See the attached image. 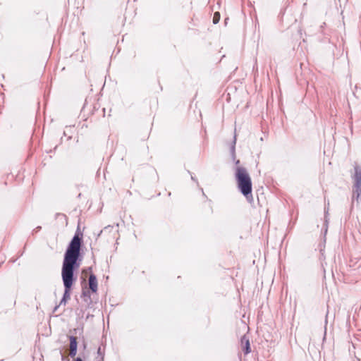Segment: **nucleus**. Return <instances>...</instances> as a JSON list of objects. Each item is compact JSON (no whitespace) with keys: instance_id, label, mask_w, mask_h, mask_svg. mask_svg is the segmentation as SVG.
<instances>
[{"instance_id":"obj_1","label":"nucleus","mask_w":361,"mask_h":361,"mask_svg":"<svg viewBox=\"0 0 361 361\" xmlns=\"http://www.w3.org/2000/svg\"><path fill=\"white\" fill-rule=\"evenodd\" d=\"M82 245V233L80 228L77 231L71 242L69 243L64 254L62 268L61 278L64 286L63 300H68L71 298V290L73 283L77 280L75 272L80 266V251Z\"/></svg>"},{"instance_id":"obj_2","label":"nucleus","mask_w":361,"mask_h":361,"mask_svg":"<svg viewBox=\"0 0 361 361\" xmlns=\"http://www.w3.org/2000/svg\"><path fill=\"white\" fill-rule=\"evenodd\" d=\"M235 178L238 190L245 197L246 200L251 203L253 201L252 180L247 169L245 167L236 166Z\"/></svg>"},{"instance_id":"obj_3","label":"nucleus","mask_w":361,"mask_h":361,"mask_svg":"<svg viewBox=\"0 0 361 361\" xmlns=\"http://www.w3.org/2000/svg\"><path fill=\"white\" fill-rule=\"evenodd\" d=\"M354 170L355 173L352 176L353 180V200H355L358 203L361 202V167L355 165Z\"/></svg>"},{"instance_id":"obj_4","label":"nucleus","mask_w":361,"mask_h":361,"mask_svg":"<svg viewBox=\"0 0 361 361\" xmlns=\"http://www.w3.org/2000/svg\"><path fill=\"white\" fill-rule=\"evenodd\" d=\"M240 345L245 355H247L251 352L250 340L246 335H244L241 337Z\"/></svg>"},{"instance_id":"obj_5","label":"nucleus","mask_w":361,"mask_h":361,"mask_svg":"<svg viewBox=\"0 0 361 361\" xmlns=\"http://www.w3.org/2000/svg\"><path fill=\"white\" fill-rule=\"evenodd\" d=\"M70 340V356L71 357H75L77 353V346H78V342L76 337L73 336H71L69 337Z\"/></svg>"},{"instance_id":"obj_6","label":"nucleus","mask_w":361,"mask_h":361,"mask_svg":"<svg viewBox=\"0 0 361 361\" xmlns=\"http://www.w3.org/2000/svg\"><path fill=\"white\" fill-rule=\"evenodd\" d=\"M88 283L90 289L92 292L96 293L97 290V280L94 274H92L90 275Z\"/></svg>"},{"instance_id":"obj_7","label":"nucleus","mask_w":361,"mask_h":361,"mask_svg":"<svg viewBox=\"0 0 361 361\" xmlns=\"http://www.w3.org/2000/svg\"><path fill=\"white\" fill-rule=\"evenodd\" d=\"M235 144H236V135H234L233 137V140L231 143V145L230 147V152H231V158L233 159V161L235 162V164L236 165L239 164H240V160L238 159H236V156H235Z\"/></svg>"},{"instance_id":"obj_8","label":"nucleus","mask_w":361,"mask_h":361,"mask_svg":"<svg viewBox=\"0 0 361 361\" xmlns=\"http://www.w3.org/2000/svg\"><path fill=\"white\" fill-rule=\"evenodd\" d=\"M220 20V13L219 12H216L214 14L213 17V23L216 24L219 22Z\"/></svg>"},{"instance_id":"obj_9","label":"nucleus","mask_w":361,"mask_h":361,"mask_svg":"<svg viewBox=\"0 0 361 361\" xmlns=\"http://www.w3.org/2000/svg\"><path fill=\"white\" fill-rule=\"evenodd\" d=\"M97 357H102L103 359L104 358V352L102 350L101 347H99L97 349Z\"/></svg>"},{"instance_id":"obj_10","label":"nucleus","mask_w":361,"mask_h":361,"mask_svg":"<svg viewBox=\"0 0 361 361\" xmlns=\"http://www.w3.org/2000/svg\"><path fill=\"white\" fill-rule=\"evenodd\" d=\"M82 296H83V297H88L89 298H90V293L88 291L83 290L82 293Z\"/></svg>"},{"instance_id":"obj_11","label":"nucleus","mask_w":361,"mask_h":361,"mask_svg":"<svg viewBox=\"0 0 361 361\" xmlns=\"http://www.w3.org/2000/svg\"><path fill=\"white\" fill-rule=\"evenodd\" d=\"M319 247H320L321 255L323 257L324 256V244H320Z\"/></svg>"},{"instance_id":"obj_12","label":"nucleus","mask_w":361,"mask_h":361,"mask_svg":"<svg viewBox=\"0 0 361 361\" xmlns=\"http://www.w3.org/2000/svg\"><path fill=\"white\" fill-rule=\"evenodd\" d=\"M95 361H104V359L102 357H96Z\"/></svg>"},{"instance_id":"obj_13","label":"nucleus","mask_w":361,"mask_h":361,"mask_svg":"<svg viewBox=\"0 0 361 361\" xmlns=\"http://www.w3.org/2000/svg\"><path fill=\"white\" fill-rule=\"evenodd\" d=\"M66 301H67V300H63V298H62V299L61 300V302H60L59 305H63H63H66Z\"/></svg>"},{"instance_id":"obj_14","label":"nucleus","mask_w":361,"mask_h":361,"mask_svg":"<svg viewBox=\"0 0 361 361\" xmlns=\"http://www.w3.org/2000/svg\"><path fill=\"white\" fill-rule=\"evenodd\" d=\"M41 229V226H37L34 231L37 232Z\"/></svg>"},{"instance_id":"obj_15","label":"nucleus","mask_w":361,"mask_h":361,"mask_svg":"<svg viewBox=\"0 0 361 361\" xmlns=\"http://www.w3.org/2000/svg\"><path fill=\"white\" fill-rule=\"evenodd\" d=\"M191 179H192V180H194V181H195V182H197V179H196L193 176H192V175H191Z\"/></svg>"},{"instance_id":"obj_16","label":"nucleus","mask_w":361,"mask_h":361,"mask_svg":"<svg viewBox=\"0 0 361 361\" xmlns=\"http://www.w3.org/2000/svg\"><path fill=\"white\" fill-rule=\"evenodd\" d=\"M74 361H82L80 357H77Z\"/></svg>"},{"instance_id":"obj_17","label":"nucleus","mask_w":361,"mask_h":361,"mask_svg":"<svg viewBox=\"0 0 361 361\" xmlns=\"http://www.w3.org/2000/svg\"><path fill=\"white\" fill-rule=\"evenodd\" d=\"M58 307H59V305L56 306L55 308H54V310H56Z\"/></svg>"},{"instance_id":"obj_18","label":"nucleus","mask_w":361,"mask_h":361,"mask_svg":"<svg viewBox=\"0 0 361 361\" xmlns=\"http://www.w3.org/2000/svg\"><path fill=\"white\" fill-rule=\"evenodd\" d=\"M327 232V228H326L325 229V233Z\"/></svg>"}]
</instances>
